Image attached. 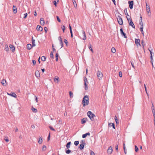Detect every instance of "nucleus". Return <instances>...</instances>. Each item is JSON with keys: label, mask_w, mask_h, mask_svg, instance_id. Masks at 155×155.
<instances>
[{"label": "nucleus", "mask_w": 155, "mask_h": 155, "mask_svg": "<svg viewBox=\"0 0 155 155\" xmlns=\"http://www.w3.org/2000/svg\"><path fill=\"white\" fill-rule=\"evenodd\" d=\"M89 100L88 96L86 95L84 97L82 101L83 105L84 107L87 105L89 103Z\"/></svg>", "instance_id": "obj_1"}, {"label": "nucleus", "mask_w": 155, "mask_h": 155, "mask_svg": "<svg viewBox=\"0 0 155 155\" xmlns=\"http://www.w3.org/2000/svg\"><path fill=\"white\" fill-rule=\"evenodd\" d=\"M87 114L91 121L94 122L95 121V117H96V116L94 114L92 113L91 111H88L87 113Z\"/></svg>", "instance_id": "obj_2"}, {"label": "nucleus", "mask_w": 155, "mask_h": 155, "mask_svg": "<svg viewBox=\"0 0 155 155\" xmlns=\"http://www.w3.org/2000/svg\"><path fill=\"white\" fill-rule=\"evenodd\" d=\"M130 17V18H128L127 16V18L129 23V25L131 26L133 28H135V26L132 21V20Z\"/></svg>", "instance_id": "obj_3"}, {"label": "nucleus", "mask_w": 155, "mask_h": 155, "mask_svg": "<svg viewBox=\"0 0 155 155\" xmlns=\"http://www.w3.org/2000/svg\"><path fill=\"white\" fill-rule=\"evenodd\" d=\"M117 21L118 24L120 25H122L123 24V21L121 17L118 15L117 18Z\"/></svg>", "instance_id": "obj_4"}, {"label": "nucleus", "mask_w": 155, "mask_h": 155, "mask_svg": "<svg viewBox=\"0 0 155 155\" xmlns=\"http://www.w3.org/2000/svg\"><path fill=\"white\" fill-rule=\"evenodd\" d=\"M97 75L98 78L100 80L101 79L103 76V74L102 73L99 71H98L97 73Z\"/></svg>", "instance_id": "obj_5"}, {"label": "nucleus", "mask_w": 155, "mask_h": 155, "mask_svg": "<svg viewBox=\"0 0 155 155\" xmlns=\"http://www.w3.org/2000/svg\"><path fill=\"white\" fill-rule=\"evenodd\" d=\"M120 31L121 35H123L124 38H127V36L126 35V34L124 32L123 30V28L122 27L120 29Z\"/></svg>", "instance_id": "obj_6"}, {"label": "nucleus", "mask_w": 155, "mask_h": 155, "mask_svg": "<svg viewBox=\"0 0 155 155\" xmlns=\"http://www.w3.org/2000/svg\"><path fill=\"white\" fill-rule=\"evenodd\" d=\"M82 35L81 36V38L84 40H86V36L85 33V31L83 30H82Z\"/></svg>", "instance_id": "obj_7"}, {"label": "nucleus", "mask_w": 155, "mask_h": 155, "mask_svg": "<svg viewBox=\"0 0 155 155\" xmlns=\"http://www.w3.org/2000/svg\"><path fill=\"white\" fill-rule=\"evenodd\" d=\"M128 3L129 4V8L132 9L133 8L134 5V2L133 1H129Z\"/></svg>", "instance_id": "obj_8"}, {"label": "nucleus", "mask_w": 155, "mask_h": 155, "mask_svg": "<svg viewBox=\"0 0 155 155\" xmlns=\"http://www.w3.org/2000/svg\"><path fill=\"white\" fill-rule=\"evenodd\" d=\"M7 94L9 95H10L13 97H16V95L14 92H12L11 93H7Z\"/></svg>", "instance_id": "obj_9"}, {"label": "nucleus", "mask_w": 155, "mask_h": 155, "mask_svg": "<svg viewBox=\"0 0 155 155\" xmlns=\"http://www.w3.org/2000/svg\"><path fill=\"white\" fill-rule=\"evenodd\" d=\"M112 151L113 150L112 149L111 147L110 146L109 147L107 150V153L109 154H111L112 153Z\"/></svg>", "instance_id": "obj_10"}, {"label": "nucleus", "mask_w": 155, "mask_h": 155, "mask_svg": "<svg viewBox=\"0 0 155 155\" xmlns=\"http://www.w3.org/2000/svg\"><path fill=\"white\" fill-rule=\"evenodd\" d=\"M146 8L147 12L149 13L150 11V7L147 5V2H146Z\"/></svg>", "instance_id": "obj_11"}, {"label": "nucleus", "mask_w": 155, "mask_h": 155, "mask_svg": "<svg viewBox=\"0 0 155 155\" xmlns=\"http://www.w3.org/2000/svg\"><path fill=\"white\" fill-rule=\"evenodd\" d=\"M135 44L137 45H140V39H135Z\"/></svg>", "instance_id": "obj_12"}, {"label": "nucleus", "mask_w": 155, "mask_h": 155, "mask_svg": "<svg viewBox=\"0 0 155 155\" xmlns=\"http://www.w3.org/2000/svg\"><path fill=\"white\" fill-rule=\"evenodd\" d=\"M36 29L37 30L39 31H41L43 30V28L42 27L39 25L37 26Z\"/></svg>", "instance_id": "obj_13"}, {"label": "nucleus", "mask_w": 155, "mask_h": 155, "mask_svg": "<svg viewBox=\"0 0 155 155\" xmlns=\"http://www.w3.org/2000/svg\"><path fill=\"white\" fill-rule=\"evenodd\" d=\"M87 118H84L81 120V123L82 124H84L86 123L87 121Z\"/></svg>", "instance_id": "obj_14"}, {"label": "nucleus", "mask_w": 155, "mask_h": 155, "mask_svg": "<svg viewBox=\"0 0 155 155\" xmlns=\"http://www.w3.org/2000/svg\"><path fill=\"white\" fill-rule=\"evenodd\" d=\"M1 83L2 84V85L4 86H5L6 85V81L4 79H3L1 81Z\"/></svg>", "instance_id": "obj_15"}, {"label": "nucleus", "mask_w": 155, "mask_h": 155, "mask_svg": "<svg viewBox=\"0 0 155 155\" xmlns=\"http://www.w3.org/2000/svg\"><path fill=\"white\" fill-rule=\"evenodd\" d=\"M9 48L12 50V51L13 52L15 50V48L14 45H10L9 46Z\"/></svg>", "instance_id": "obj_16"}, {"label": "nucleus", "mask_w": 155, "mask_h": 155, "mask_svg": "<svg viewBox=\"0 0 155 155\" xmlns=\"http://www.w3.org/2000/svg\"><path fill=\"white\" fill-rule=\"evenodd\" d=\"M35 74L37 78L40 77V73H39V71H37V70L36 71H35Z\"/></svg>", "instance_id": "obj_17"}, {"label": "nucleus", "mask_w": 155, "mask_h": 155, "mask_svg": "<svg viewBox=\"0 0 155 155\" xmlns=\"http://www.w3.org/2000/svg\"><path fill=\"white\" fill-rule=\"evenodd\" d=\"M38 142L40 144L42 143V137H39V139H38Z\"/></svg>", "instance_id": "obj_18"}, {"label": "nucleus", "mask_w": 155, "mask_h": 155, "mask_svg": "<svg viewBox=\"0 0 155 155\" xmlns=\"http://www.w3.org/2000/svg\"><path fill=\"white\" fill-rule=\"evenodd\" d=\"M13 11L15 13H16L17 12V9L16 7L14 5L13 6Z\"/></svg>", "instance_id": "obj_19"}, {"label": "nucleus", "mask_w": 155, "mask_h": 155, "mask_svg": "<svg viewBox=\"0 0 155 155\" xmlns=\"http://www.w3.org/2000/svg\"><path fill=\"white\" fill-rule=\"evenodd\" d=\"M40 23L41 25H43L45 24V21L43 18H41L40 19Z\"/></svg>", "instance_id": "obj_20"}, {"label": "nucleus", "mask_w": 155, "mask_h": 155, "mask_svg": "<svg viewBox=\"0 0 155 155\" xmlns=\"http://www.w3.org/2000/svg\"><path fill=\"white\" fill-rule=\"evenodd\" d=\"M108 126L109 127H112L114 129H115L114 124V123H110L108 124Z\"/></svg>", "instance_id": "obj_21"}, {"label": "nucleus", "mask_w": 155, "mask_h": 155, "mask_svg": "<svg viewBox=\"0 0 155 155\" xmlns=\"http://www.w3.org/2000/svg\"><path fill=\"white\" fill-rule=\"evenodd\" d=\"M71 144V142H69L67 143L66 145V147L67 149H68L70 148Z\"/></svg>", "instance_id": "obj_22"}, {"label": "nucleus", "mask_w": 155, "mask_h": 155, "mask_svg": "<svg viewBox=\"0 0 155 155\" xmlns=\"http://www.w3.org/2000/svg\"><path fill=\"white\" fill-rule=\"evenodd\" d=\"M32 47H33L30 44H28L27 45V48L28 50H30L32 48Z\"/></svg>", "instance_id": "obj_23"}, {"label": "nucleus", "mask_w": 155, "mask_h": 155, "mask_svg": "<svg viewBox=\"0 0 155 155\" xmlns=\"http://www.w3.org/2000/svg\"><path fill=\"white\" fill-rule=\"evenodd\" d=\"M85 145H83V144H80L79 145V148L80 150H82L84 149Z\"/></svg>", "instance_id": "obj_24"}, {"label": "nucleus", "mask_w": 155, "mask_h": 155, "mask_svg": "<svg viewBox=\"0 0 155 155\" xmlns=\"http://www.w3.org/2000/svg\"><path fill=\"white\" fill-rule=\"evenodd\" d=\"M33 37H32V47L35 46L36 45L35 42V41L34 39H33Z\"/></svg>", "instance_id": "obj_25"}, {"label": "nucleus", "mask_w": 155, "mask_h": 155, "mask_svg": "<svg viewBox=\"0 0 155 155\" xmlns=\"http://www.w3.org/2000/svg\"><path fill=\"white\" fill-rule=\"evenodd\" d=\"M88 48H89V49L91 51L92 53H93L94 51H93V49L92 48V45L91 44H89V45L88 46Z\"/></svg>", "instance_id": "obj_26"}, {"label": "nucleus", "mask_w": 155, "mask_h": 155, "mask_svg": "<svg viewBox=\"0 0 155 155\" xmlns=\"http://www.w3.org/2000/svg\"><path fill=\"white\" fill-rule=\"evenodd\" d=\"M31 110L33 111V112L34 113H36L37 112V109L34 108L33 107H32L31 108Z\"/></svg>", "instance_id": "obj_27"}, {"label": "nucleus", "mask_w": 155, "mask_h": 155, "mask_svg": "<svg viewBox=\"0 0 155 155\" xmlns=\"http://www.w3.org/2000/svg\"><path fill=\"white\" fill-rule=\"evenodd\" d=\"M59 54L58 53H57L55 55L56 60L57 61H58Z\"/></svg>", "instance_id": "obj_28"}, {"label": "nucleus", "mask_w": 155, "mask_h": 155, "mask_svg": "<svg viewBox=\"0 0 155 155\" xmlns=\"http://www.w3.org/2000/svg\"><path fill=\"white\" fill-rule=\"evenodd\" d=\"M140 30L142 34L143 35V36H144V32H143V27H141L140 28Z\"/></svg>", "instance_id": "obj_29"}, {"label": "nucleus", "mask_w": 155, "mask_h": 155, "mask_svg": "<svg viewBox=\"0 0 155 155\" xmlns=\"http://www.w3.org/2000/svg\"><path fill=\"white\" fill-rule=\"evenodd\" d=\"M61 28L62 29L63 32H64V30L65 29V26L64 25H61Z\"/></svg>", "instance_id": "obj_30"}, {"label": "nucleus", "mask_w": 155, "mask_h": 155, "mask_svg": "<svg viewBox=\"0 0 155 155\" xmlns=\"http://www.w3.org/2000/svg\"><path fill=\"white\" fill-rule=\"evenodd\" d=\"M111 51L112 53H115L116 51V49L114 48L113 47L111 48Z\"/></svg>", "instance_id": "obj_31"}, {"label": "nucleus", "mask_w": 155, "mask_h": 155, "mask_svg": "<svg viewBox=\"0 0 155 155\" xmlns=\"http://www.w3.org/2000/svg\"><path fill=\"white\" fill-rule=\"evenodd\" d=\"M46 59V58L45 56H43L41 58V60L42 61H45Z\"/></svg>", "instance_id": "obj_32"}, {"label": "nucleus", "mask_w": 155, "mask_h": 155, "mask_svg": "<svg viewBox=\"0 0 155 155\" xmlns=\"http://www.w3.org/2000/svg\"><path fill=\"white\" fill-rule=\"evenodd\" d=\"M69 95L70 96V97L71 98H72L73 97V94L72 92L71 91L69 92Z\"/></svg>", "instance_id": "obj_33"}, {"label": "nucleus", "mask_w": 155, "mask_h": 155, "mask_svg": "<svg viewBox=\"0 0 155 155\" xmlns=\"http://www.w3.org/2000/svg\"><path fill=\"white\" fill-rule=\"evenodd\" d=\"M71 152V151L69 149H68V150H65V152L67 154H69Z\"/></svg>", "instance_id": "obj_34"}, {"label": "nucleus", "mask_w": 155, "mask_h": 155, "mask_svg": "<svg viewBox=\"0 0 155 155\" xmlns=\"http://www.w3.org/2000/svg\"><path fill=\"white\" fill-rule=\"evenodd\" d=\"M84 86H85V90H87V83H84Z\"/></svg>", "instance_id": "obj_35"}, {"label": "nucleus", "mask_w": 155, "mask_h": 155, "mask_svg": "<svg viewBox=\"0 0 155 155\" xmlns=\"http://www.w3.org/2000/svg\"><path fill=\"white\" fill-rule=\"evenodd\" d=\"M9 48L7 45L5 46V50L6 51H8Z\"/></svg>", "instance_id": "obj_36"}, {"label": "nucleus", "mask_w": 155, "mask_h": 155, "mask_svg": "<svg viewBox=\"0 0 155 155\" xmlns=\"http://www.w3.org/2000/svg\"><path fill=\"white\" fill-rule=\"evenodd\" d=\"M79 143V141H76L74 142V144L75 146H77Z\"/></svg>", "instance_id": "obj_37"}, {"label": "nucleus", "mask_w": 155, "mask_h": 155, "mask_svg": "<svg viewBox=\"0 0 155 155\" xmlns=\"http://www.w3.org/2000/svg\"><path fill=\"white\" fill-rule=\"evenodd\" d=\"M46 149V146L44 145L42 147V150L43 151H45Z\"/></svg>", "instance_id": "obj_38"}, {"label": "nucleus", "mask_w": 155, "mask_h": 155, "mask_svg": "<svg viewBox=\"0 0 155 155\" xmlns=\"http://www.w3.org/2000/svg\"><path fill=\"white\" fill-rule=\"evenodd\" d=\"M114 119H115V121L116 122V123L117 124H118V120L116 116H115Z\"/></svg>", "instance_id": "obj_39"}, {"label": "nucleus", "mask_w": 155, "mask_h": 155, "mask_svg": "<svg viewBox=\"0 0 155 155\" xmlns=\"http://www.w3.org/2000/svg\"><path fill=\"white\" fill-rule=\"evenodd\" d=\"M135 150L136 152H137L138 151V148L136 146H135Z\"/></svg>", "instance_id": "obj_40"}, {"label": "nucleus", "mask_w": 155, "mask_h": 155, "mask_svg": "<svg viewBox=\"0 0 155 155\" xmlns=\"http://www.w3.org/2000/svg\"><path fill=\"white\" fill-rule=\"evenodd\" d=\"M73 5L74 6V7L75 8H77V5L76 2H73Z\"/></svg>", "instance_id": "obj_41"}, {"label": "nucleus", "mask_w": 155, "mask_h": 155, "mask_svg": "<svg viewBox=\"0 0 155 155\" xmlns=\"http://www.w3.org/2000/svg\"><path fill=\"white\" fill-rule=\"evenodd\" d=\"M139 24L140 25H141V27H143V23L142 21H141L140 20V23H139Z\"/></svg>", "instance_id": "obj_42"}, {"label": "nucleus", "mask_w": 155, "mask_h": 155, "mask_svg": "<svg viewBox=\"0 0 155 155\" xmlns=\"http://www.w3.org/2000/svg\"><path fill=\"white\" fill-rule=\"evenodd\" d=\"M124 12L125 15H127L128 16H129V15L127 14V10L126 8L124 10Z\"/></svg>", "instance_id": "obj_43"}, {"label": "nucleus", "mask_w": 155, "mask_h": 155, "mask_svg": "<svg viewBox=\"0 0 155 155\" xmlns=\"http://www.w3.org/2000/svg\"><path fill=\"white\" fill-rule=\"evenodd\" d=\"M49 127L50 129L51 130L54 131H55V129L51 126H49Z\"/></svg>", "instance_id": "obj_44"}, {"label": "nucleus", "mask_w": 155, "mask_h": 155, "mask_svg": "<svg viewBox=\"0 0 155 155\" xmlns=\"http://www.w3.org/2000/svg\"><path fill=\"white\" fill-rule=\"evenodd\" d=\"M4 140H5L6 142H8L9 141V140L8 139L7 137H5V138L4 139Z\"/></svg>", "instance_id": "obj_45"}, {"label": "nucleus", "mask_w": 155, "mask_h": 155, "mask_svg": "<svg viewBox=\"0 0 155 155\" xmlns=\"http://www.w3.org/2000/svg\"><path fill=\"white\" fill-rule=\"evenodd\" d=\"M28 15V14L27 13H26L24 14V17H23L25 19L27 17Z\"/></svg>", "instance_id": "obj_46"}, {"label": "nucleus", "mask_w": 155, "mask_h": 155, "mask_svg": "<svg viewBox=\"0 0 155 155\" xmlns=\"http://www.w3.org/2000/svg\"><path fill=\"white\" fill-rule=\"evenodd\" d=\"M50 57L51 58H54L53 54L52 52H51L50 53Z\"/></svg>", "instance_id": "obj_47"}, {"label": "nucleus", "mask_w": 155, "mask_h": 155, "mask_svg": "<svg viewBox=\"0 0 155 155\" xmlns=\"http://www.w3.org/2000/svg\"><path fill=\"white\" fill-rule=\"evenodd\" d=\"M130 62H131V64L132 66V67L133 68H134V62L132 61H130Z\"/></svg>", "instance_id": "obj_48"}, {"label": "nucleus", "mask_w": 155, "mask_h": 155, "mask_svg": "<svg viewBox=\"0 0 155 155\" xmlns=\"http://www.w3.org/2000/svg\"><path fill=\"white\" fill-rule=\"evenodd\" d=\"M152 110L153 115H155V110L154 108H152Z\"/></svg>", "instance_id": "obj_49"}, {"label": "nucleus", "mask_w": 155, "mask_h": 155, "mask_svg": "<svg viewBox=\"0 0 155 155\" xmlns=\"http://www.w3.org/2000/svg\"><path fill=\"white\" fill-rule=\"evenodd\" d=\"M84 83H87V78L86 77H85V78H84Z\"/></svg>", "instance_id": "obj_50"}, {"label": "nucleus", "mask_w": 155, "mask_h": 155, "mask_svg": "<svg viewBox=\"0 0 155 155\" xmlns=\"http://www.w3.org/2000/svg\"><path fill=\"white\" fill-rule=\"evenodd\" d=\"M56 18H57V20L59 22H61V20L59 18V17H58V16H56Z\"/></svg>", "instance_id": "obj_51"}, {"label": "nucleus", "mask_w": 155, "mask_h": 155, "mask_svg": "<svg viewBox=\"0 0 155 155\" xmlns=\"http://www.w3.org/2000/svg\"><path fill=\"white\" fill-rule=\"evenodd\" d=\"M119 76L120 77H122V73L121 71H120L119 73Z\"/></svg>", "instance_id": "obj_52"}, {"label": "nucleus", "mask_w": 155, "mask_h": 155, "mask_svg": "<svg viewBox=\"0 0 155 155\" xmlns=\"http://www.w3.org/2000/svg\"><path fill=\"white\" fill-rule=\"evenodd\" d=\"M64 42L65 43V44H66V46H68V45L67 44V43H68V41L66 39H64Z\"/></svg>", "instance_id": "obj_53"}, {"label": "nucleus", "mask_w": 155, "mask_h": 155, "mask_svg": "<svg viewBox=\"0 0 155 155\" xmlns=\"http://www.w3.org/2000/svg\"><path fill=\"white\" fill-rule=\"evenodd\" d=\"M32 63H33V64L34 65H35L36 64V63L35 60H32Z\"/></svg>", "instance_id": "obj_54"}, {"label": "nucleus", "mask_w": 155, "mask_h": 155, "mask_svg": "<svg viewBox=\"0 0 155 155\" xmlns=\"http://www.w3.org/2000/svg\"><path fill=\"white\" fill-rule=\"evenodd\" d=\"M53 4H54V5L55 6H57V2H56V1H54L53 2Z\"/></svg>", "instance_id": "obj_55"}, {"label": "nucleus", "mask_w": 155, "mask_h": 155, "mask_svg": "<svg viewBox=\"0 0 155 155\" xmlns=\"http://www.w3.org/2000/svg\"><path fill=\"white\" fill-rule=\"evenodd\" d=\"M69 29H70V32H72L71 27V26L70 25H69Z\"/></svg>", "instance_id": "obj_56"}, {"label": "nucleus", "mask_w": 155, "mask_h": 155, "mask_svg": "<svg viewBox=\"0 0 155 155\" xmlns=\"http://www.w3.org/2000/svg\"><path fill=\"white\" fill-rule=\"evenodd\" d=\"M81 144H83V145H85V142L84 141V140H82L80 142Z\"/></svg>", "instance_id": "obj_57"}, {"label": "nucleus", "mask_w": 155, "mask_h": 155, "mask_svg": "<svg viewBox=\"0 0 155 155\" xmlns=\"http://www.w3.org/2000/svg\"><path fill=\"white\" fill-rule=\"evenodd\" d=\"M87 136V135L85 134H84L83 135H82V137L83 138H85Z\"/></svg>", "instance_id": "obj_58"}, {"label": "nucleus", "mask_w": 155, "mask_h": 155, "mask_svg": "<svg viewBox=\"0 0 155 155\" xmlns=\"http://www.w3.org/2000/svg\"><path fill=\"white\" fill-rule=\"evenodd\" d=\"M44 30L45 32L46 33L48 31V28L46 27H45L44 28Z\"/></svg>", "instance_id": "obj_59"}, {"label": "nucleus", "mask_w": 155, "mask_h": 155, "mask_svg": "<svg viewBox=\"0 0 155 155\" xmlns=\"http://www.w3.org/2000/svg\"><path fill=\"white\" fill-rule=\"evenodd\" d=\"M58 40L60 41V42L62 41V38H61V36H59L58 37Z\"/></svg>", "instance_id": "obj_60"}, {"label": "nucleus", "mask_w": 155, "mask_h": 155, "mask_svg": "<svg viewBox=\"0 0 155 155\" xmlns=\"http://www.w3.org/2000/svg\"><path fill=\"white\" fill-rule=\"evenodd\" d=\"M115 149L116 150H118V145L117 144L115 146Z\"/></svg>", "instance_id": "obj_61"}, {"label": "nucleus", "mask_w": 155, "mask_h": 155, "mask_svg": "<svg viewBox=\"0 0 155 155\" xmlns=\"http://www.w3.org/2000/svg\"><path fill=\"white\" fill-rule=\"evenodd\" d=\"M91 155H95V153L94 152L91 151Z\"/></svg>", "instance_id": "obj_62"}, {"label": "nucleus", "mask_w": 155, "mask_h": 155, "mask_svg": "<svg viewBox=\"0 0 155 155\" xmlns=\"http://www.w3.org/2000/svg\"><path fill=\"white\" fill-rule=\"evenodd\" d=\"M59 81V78L58 77L54 79V81Z\"/></svg>", "instance_id": "obj_63"}, {"label": "nucleus", "mask_w": 155, "mask_h": 155, "mask_svg": "<svg viewBox=\"0 0 155 155\" xmlns=\"http://www.w3.org/2000/svg\"><path fill=\"white\" fill-rule=\"evenodd\" d=\"M34 15L35 16H36V15H37V12H36V11H34Z\"/></svg>", "instance_id": "obj_64"}]
</instances>
